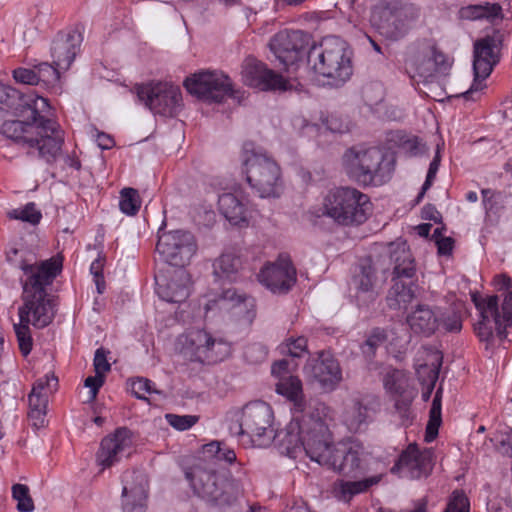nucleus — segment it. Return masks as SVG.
Instances as JSON below:
<instances>
[{
  "mask_svg": "<svg viewBox=\"0 0 512 512\" xmlns=\"http://www.w3.org/2000/svg\"><path fill=\"white\" fill-rule=\"evenodd\" d=\"M48 100L34 91L21 92L0 83V133L31 157L54 163L64 144V131L49 118Z\"/></svg>",
  "mask_w": 512,
  "mask_h": 512,
  "instance_id": "1",
  "label": "nucleus"
},
{
  "mask_svg": "<svg viewBox=\"0 0 512 512\" xmlns=\"http://www.w3.org/2000/svg\"><path fill=\"white\" fill-rule=\"evenodd\" d=\"M327 406H320L317 410H308V413L292 414L290 423L283 431L273 437L278 441L283 452L290 457H296L299 451L316 461L322 443L329 438V427L326 422Z\"/></svg>",
  "mask_w": 512,
  "mask_h": 512,
  "instance_id": "2",
  "label": "nucleus"
},
{
  "mask_svg": "<svg viewBox=\"0 0 512 512\" xmlns=\"http://www.w3.org/2000/svg\"><path fill=\"white\" fill-rule=\"evenodd\" d=\"M370 453L355 439L333 443L332 434L322 443L315 462L326 466L343 477L358 478L368 469Z\"/></svg>",
  "mask_w": 512,
  "mask_h": 512,
  "instance_id": "3",
  "label": "nucleus"
},
{
  "mask_svg": "<svg viewBox=\"0 0 512 512\" xmlns=\"http://www.w3.org/2000/svg\"><path fill=\"white\" fill-rule=\"evenodd\" d=\"M243 171L250 187L261 198L279 197L283 191L281 169L276 161L256 149L253 143L243 146Z\"/></svg>",
  "mask_w": 512,
  "mask_h": 512,
  "instance_id": "4",
  "label": "nucleus"
},
{
  "mask_svg": "<svg viewBox=\"0 0 512 512\" xmlns=\"http://www.w3.org/2000/svg\"><path fill=\"white\" fill-rule=\"evenodd\" d=\"M385 153L377 147L353 146L343 155L348 176L363 186L381 185L390 178L391 162H385Z\"/></svg>",
  "mask_w": 512,
  "mask_h": 512,
  "instance_id": "5",
  "label": "nucleus"
},
{
  "mask_svg": "<svg viewBox=\"0 0 512 512\" xmlns=\"http://www.w3.org/2000/svg\"><path fill=\"white\" fill-rule=\"evenodd\" d=\"M308 62L316 73L330 78V84H344L352 75L351 52L347 43L337 36L325 37L320 47L308 52Z\"/></svg>",
  "mask_w": 512,
  "mask_h": 512,
  "instance_id": "6",
  "label": "nucleus"
},
{
  "mask_svg": "<svg viewBox=\"0 0 512 512\" xmlns=\"http://www.w3.org/2000/svg\"><path fill=\"white\" fill-rule=\"evenodd\" d=\"M372 203L368 195L352 187L330 190L323 201V214L342 226H359L371 214Z\"/></svg>",
  "mask_w": 512,
  "mask_h": 512,
  "instance_id": "7",
  "label": "nucleus"
},
{
  "mask_svg": "<svg viewBox=\"0 0 512 512\" xmlns=\"http://www.w3.org/2000/svg\"><path fill=\"white\" fill-rule=\"evenodd\" d=\"M21 299L23 304L18 308L20 321L14 324V331L20 352L23 356H27L33 347L29 325L36 328L48 326L55 315V303L52 295H35V293L32 295L27 290Z\"/></svg>",
  "mask_w": 512,
  "mask_h": 512,
  "instance_id": "8",
  "label": "nucleus"
},
{
  "mask_svg": "<svg viewBox=\"0 0 512 512\" xmlns=\"http://www.w3.org/2000/svg\"><path fill=\"white\" fill-rule=\"evenodd\" d=\"M393 263V285L387 295V304L391 309L406 308L416 298L418 285L413 280L416 269L414 259L405 244L393 247L390 251Z\"/></svg>",
  "mask_w": 512,
  "mask_h": 512,
  "instance_id": "9",
  "label": "nucleus"
},
{
  "mask_svg": "<svg viewBox=\"0 0 512 512\" xmlns=\"http://www.w3.org/2000/svg\"><path fill=\"white\" fill-rule=\"evenodd\" d=\"M194 492L216 507L234 505L242 493L240 483L213 471L199 470L191 478Z\"/></svg>",
  "mask_w": 512,
  "mask_h": 512,
  "instance_id": "10",
  "label": "nucleus"
},
{
  "mask_svg": "<svg viewBox=\"0 0 512 512\" xmlns=\"http://www.w3.org/2000/svg\"><path fill=\"white\" fill-rule=\"evenodd\" d=\"M20 251L17 248H10L6 252V260L13 267L23 271L26 278L21 280L22 296L25 291H29L33 295L48 294L47 287L50 286L54 279L61 271V263L52 259L41 262L40 264H30L22 256L19 258Z\"/></svg>",
  "mask_w": 512,
  "mask_h": 512,
  "instance_id": "11",
  "label": "nucleus"
},
{
  "mask_svg": "<svg viewBox=\"0 0 512 512\" xmlns=\"http://www.w3.org/2000/svg\"><path fill=\"white\" fill-rule=\"evenodd\" d=\"M504 41V33L494 30L474 43L473 72L474 81L470 89L463 96L470 99L474 92L482 90V82L491 74L494 66L500 60V50Z\"/></svg>",
  "mask_w": 512,
  "mask_h": 512,
  "instance_id": "12",
  "label": "nucleus"
},
{
  "mask_svg": "<svg viewBox=\"0 0 512 512\" xmlns=\"http://www.w3.org/2000/svg\"><path fill=\"white\" fill-rule=\"evenodd\" d=\"M136 93L154 114L174 117L180 111L182 94L178 86L167 82H150L138 85Z\"/></svg>",
  "mask_w": 512,
  "mask_h": 512,
  "instance_id": "13",
  "label": "nucleus"
},
{
  "mask_svg": "<svg viewBox=\"0 0 512 512\" xmlns=\"http://www.w3.org/2000/svg\"><path fill=\"white\" fill-rule=\"evenodd\" d=\"M472 301L479 312V320L474 325L476 335L481 341L490 343L494 338V331L500 341L507 338V329L512 325H506L501 318L499 298L497 295L481 296L472 295Z\"/></svg>",
  "mask_w": 512,
  "mask_h": 512,
  "instance_id": "14",
  "label": "nucleus"
},
{
  "mask_svg": "<svg viewBox=\"0 0 512 512\" xmlns=\"http://www.w3.org/2000/svg\"><path fill=\"white\" fill-rule=\"evenodd\" d=\"M273 411L269 404L264 401H253L246 404L241 412L239 422L230 426V431L234 435H248L251 438L268 439L273 437Z\"/></svg>",
  "mask_w": 512,
  "mask_h": 512,
  "instance_id": "15",
  "label": "nucleus"
},
{
  "mask_svg": "<svg viewBox=\"0 0 512 512\" xmlns=\"http://www.w3.org/2000/svg\"><path fill=\"white\" fill-rule=\"evenodd\" d=\"M156 250L165 262L183 269L196 253L197 244L192 233L173 230L159 233Z\"/></svg>",
  "mask_w": 512,
  "mask_h": 512,
  "instance_id": "16",
  "label": "nucleus"
},
{
  "mask_svg": "<svg viewBox=\"0 0 512 512\" xmlns=\"http://www.w3.org/2000/svg\"><path fill=\"white\" fill-rule=\"evenodd\" d=\"M187 91L207 102L221 103L227 97H234L230 78L220 72H200L184 81Z\"/></svg>",
  "mask_w": 512,
  "mask_h": 512,
  "instance_id": "17",
  "label": "nucleus"
},
{
  "mask_svg": "<svg viewBox=\"0 0 512 512\" xmlns=\"http://www.w3.org/2000/svg\"><path fill=\"white\" fill-rule=\"evenodd\" d=\"M383 384L386 391L394 399V407L401 418L402 424H410L413 420L411 404L417 392L410 385L407 375L401 370L389 369L383 378Z\"/></svg>",
  "mask_w": 512,
  "mask_h": 512,
  "instance_id": "18",
  "label": "nucleus"
},
{
  "mask_svg": "<svg viewBox=\"0 0 512 512\" xmlns=\"http://www.w3.org/2000/svg\"><path fill=\"white\" fill-rule=\"evenodd\" d=\"M309 45V36L301 30H283L275 34L269 47L285 67L294 65L303 58Z\"/></svg>",
  "mask_w": 512,
  "mask_h": 512,
  "instance_id": "19",
  "label": "nucleus"
},
{
  "mask_svg": "<svg viewBox=\"0 0 512 512\" xmlns=\"http://www.w3.org/2000/svg\"><path fill=\"white\" fill-rule=\"evenodd\" d=\"M304 374L309 381L318 383L325 391H333L342 380L338 361L325 351H320L316 357L308 359Z\"/></svg>",
  "mask_w": 512,
  "mask_h": 512,
  "instance_id": "20",
  "label": "nucleus"
},
{
  "mask_svg": "<svg viewBox=\"0 0 512 512\" xmlns=\"http://www.w3.org/2000/svg\"><path fill=\"white\" fill-rule=\"evenodd\" d=\"M434 465V452L431 448L419 450L416 444H410L400 454L398 460L391 468V473L402 477L419 479L427 477Z\"/></svg>",
  "mask_w": 512,
  "mask_h": 512,
  "instance_id": "21",
  "label": "nucleus"
},
{
  "mask_svg": "<svg viewBox=\"0 0 512 512\" xmlns=\"http://www.w3.org/2000/svg\"><path fill=\"white\" fill-rule=\"evenodd\" d=\"M434 43L421 40L413 44L407 52L405 60L406 71L412 80L427 83L435 77V62H433Z\"/></svg>",
  "mask_w": 512,
  "mask_h": 512,
  "instance_id": "22",
  "label": "nucleus"
},
{
  "mask_svg": "<svg viewBox=\"0 0 512 512\" xmlns=\"http://www.w3.org/2000/svg\"><path fill=\"white\" fill-rule=\"evenodd\" d=\"M258 279L272 293L286 294L296 283V269L287 256H280L260 270Z\"/></svg>",
  "mask_w": 512,
  "mask_h": 512,
  "instance_id": "23",
  "label": "nucleus"
},
{
  "mask_svg": "<svg viewBox=\"0 0 512 512\" xmlns=\"http://www.w3.org/2000/svg\"><path fill=\"white\" fill-rule=\"evenodd\" d=\"M242 78L246 85L263 91L286 90L287 81L255 58H246L242 65Z\"/></svg>",
  "mask_w": 512,
  "mask_h": 512,
  "instance_id": "24",
  "label": "nucleus"
},
{
  "mask_svg": "<svg viewBox=\"0 0 512 512\" xmlns=\"http://www.w3.org/2000/svg\"><path fill=\"white\" fill-rule=\"evenodd\" d=\"M156 292L158 296L170 303H182L190 295V275L184 269H175L169 276L156 275Z\"/></svg>",
  "mask_w": 512,
  "mask_h": 512,
  "instance_id": "25",
  "label": "nucleus"
},
{
  "mask_svg": "<svg viewBox=\"0 0 512 512\" xmlns=\"http://www.w3.org/2000/svg\"><path fill=\"white\" fill-rule=\"evenodd\" d=\"M187 339L194 352L209 362L222 361L230 354V345L226 341L213 337L205 330H192Z\"/></svg>",
  "mask_w": 512,
  "mask_h": 512,
  "instance_id": "26",
  "label": "nucleus"
},
{
  "mask_svg": "<svg viewBox=\"0 0 512 512\" xmlns=\"http://www.w3.org/2000/svg\"><path fill=\"white\" fill-rule=\"evenodd\" d=\"M131 431L125 427L116 429L111 436L101 441L97 461L103 469L109 468L120 460L121 455L131 447Z\"/></svg>",
  "mask_w": 512,
  "mask_h": 512,
  "instance_id": "27",
  "label": "nucleus"
},
{
  "mask_svg": "<svg viewBox=\"0 0 512 512\" xmlns=\"http://www.w3.org/2000/svg\"><path fill=\"white\" fill-rule=\"evenodd\" d=\"M370 22L385 38L398 40L403 37L408 26L403 18V12L393 11L388 7L378 8L372 12Z\"/></svg>",
  "mask_w": 512,
  "mask_h": 512,
  "instance_id": "28",
  "label": "nucleus"
},
{
  "mask_svg": "<svg viewBox=\"0 0 512 512\" xmlns=\"http://www.w3.org/2000/svg\"><path fill=\"white\" fill-rule=\"evenodd\" d=\"M80 43L81 35L76 31L59 32L51 46L53 63L62 70H68L76 57Z\"/></svg>",
  "mask_w": 512,
  "mask_h": 512,
  "instance_id": "29",
  "label": "nucleus"
},
{
  "mask_svg": "<svg viewBox=\"0 0 512 512\" xmlns=\"http://www.w3.org/2000/svg\"><path fill=\"white\" fill-rule=\"evenodd\" d=\"M406 322L414 334L429 337L440 327V311L428 304H417L407 314Z\"/></svg>",
  "mask_w": 512,
  "mask_h": 512,
  "instance_id": "30",
  "label": "nucleus"
},
{
  "mask_svg": "<svg viewBox=\"0 0 512 512\" xmlns=\"http://www.w3.org/2000/svg\"><path fill=\"white\" fill-rule=\"evenodd\" d=\"M276 392L292 403V414H304L308 413V410H317L319 412L320 406H325L322 403L312 405L306 402L302 382L296 376H281L276 384Z\"/></svg>",
  "mask_w": 512,
  "mask_h": 512,
  "instance_id": "31",
  "label": "nucleus"
},
{
  "mask_svg": "<svg viewBox=\"0 0 512 512\" xmlns=\"http://www.w3.org/2000/svg\"><path fill=\"white\" fill-rule=\"evenodd\" d=\"M375 281V270L371 265V261L367 259L359 265L358 272L352 278V284L356 289L355 297L359 305H365L375 299Z\"/></svg>",
  "mask_w": 512,
  "mask_h": 512,
  "instance_id": "32",
  "label": "nucleus"
},
{
  "mask_svg": "<svg viewBox=\"0 0 512 512\" xmlns=\"http://www.w3.org/2000/svg\"><path fill=\"white\" fill-rule=\"evenodd\" d=\"M248 200L237 193H223L218 198L220 213L232 224L246 222Z\"/></svg>",
  "mask_w": 512,
  "mask_h": 512,
  "instance_id": "33",
  "label": "nucleus"
},
{
  "mask_svg": "<svg viewBox=\"0 0 512 512\" xmlns=\"http://www.w3.org/2000/svg\"><path fill=\"white\" fill-rule=\"evenodd\" d=\"M379 406L374 400H354L345 414V423L352 432H358L367 425L376 408Z\"/></svg>",
  "mask_w": 512,
  "mask_h": 512,
  "instance_id": "34",
  "label": "nucleus"
},
{
  "mask_svg": "<svg viewBox=\"0 0 512 512\" xmlns=\"http://www.w3.org/2000/svg\"><path fill=\"white\" fill-rule=\"evenodd\" d=\"M242 261L233 251L222 253L213 263V275L216 281L236 282L240 277Z\"/></svg>",
  "mask_w": 512,
  "mask_h": 512,
  "instance_id": "35",
  "label": "nucleus"
},
{
  "mask_svg": "<svg viewBox=\"0 0 512 512\" xmlns=\"http://www.w3.org/2000/svg\"><path fill=\"white\" fill-rule=\"evenodd\" d=\"M502 8L498 3L484 2L482 4L468 5L459 11L460 17L466 20H479L501 18Z\"/></svg>",
  "mask_w": 512,
  "mask_h": 512,
  "instance_id": "36",
  "label": "nucleus"
},
{
  "mask_svg": "<svg viewBox=\"0 0 512 512\" xmlns=\"http://www.w3.org/2000/svg\"><path fill=\"white\" fill-rule=\"evenodd\" d=\"M380 476H374L358 481H344L340 480L337 483L336 491L340 500L349 502L353 496L365 492L369 487L377 484Z\"/></svg>",
  "mask_w": 512,
  "mask_h": 512,
  "instance_id": "37",
  "label": "nucleus"
},
{
  "mask_svg": "<svg viewBox=\"0 0 512 512\" xmlns=\"http://www.w3.org/2000/svg\"><path fill=\"white\" fill-rule=\"evenodd\" d=\"M28 403L30 409L29 417L32 420H35L34 425L36 426L38 423L43 424L48 404L47 393H37L31 391V393L28 395Z\"/></svg>",
  "mask_w": 512,
  "mask_h": 512,
  "instance_id": "38",
  "label": "nucleus"
},
{
  "mask_svg": "<svg viewBox=\"0 0 512 512\" xmlns=\"http://www.w3.org/2000/svg\"><path fill=\"white\" fill-rule=\"evenodd\" d=\"M123 510L125 512H143L146 494L143 488L128 489L123 487Z\"/></svg>",
  "mask_w": 512,
  "mask_h": 512,
  "instance_id": "39",
  "label": "nucleus"
},
{
  "mask_svg": "<svg viewBox=\"0 0 512 512\" xmlns=\"http://www.w3.org/2000/svg\"><path fill=\"white\" fill-rule=\"evenodd\" d=\"M141 207V198L138 190L126 187L120 191L119 208L122 213L128 216H134Z\"/></svg>",
  "mask_w": 512,
  "mask_h": 512,
  "instance_id": "40",
  "label": "nucleus"
},
{
  "mask_svg": "<svg viewBox=\"0 0 512 512\" xmlns=\"http://www.w3.org/2000/svg\"><path fill=\"white\" fill-rule=\"evenodd\" d=\"M246 300L245 294H240L235 288H228L222 291L216 298L211 299L205 305L206 312L218 307L225 308L227 304L238 305Z\"/></svg>",
  "mask_w": 512,
  "mask_h": 512,
  "instance_id": "41",
  "label": "nucleus"
},
{
  "mask_svg": "<svg viewBox=\"0 0 512 512\" xmlns=\"http://www.w3.org/2000/svg\"><path fill=\"white\" fill-rule=\"evenodd\" d=\"M441 424V398L440 390H438L432 401V406L429 413V421L426 427L425 440L427 442L433 441Z\"/></svg>",
  "mask_w": 512,
  "mask_h": 512,
  "instance_id": "42",
  "label": "nucleus"
},
{
  "mask_svg": "<svg viewBox=\"0 0 512 512\" xmlns=\"http://www.w3.org/2000/svg\"><path fill=\"white\" fill-rule=\"evenodd\" d=\"M387 335L383 329L375 328L361 345L363 355L367 359L375 356L376 350L386 341Z\"/></svg>",
  "mask_w": 512,
  "mask_h": 512,
  "instance_id": "43",
  "label": "nucleus"
},
{
  "mask_svg": "<svg viewBox=\"0 0 512 512\" xmlns=\"http://www.w3.org/2000/svg\"><path fill=\"white\" fill-rule=\"evenodd\" d=\"M12 497L17 501V510L19 512H32L34 510L35 506L30 496L28 486L24 484H14L12 486Z\"/></svg>",
  "mask_w": 512,
  "mask_h": 512,
  "instance_id": "44",
  "label": "nucleus"
},
{
  "mask_svg": "<svg viewBox=\"0 0 512 512\" xmlns=\"http://www.w3.org/2000/svg\"><path fill=\"white\" fill-rule=\"evenodd\" d=\"M8 215L12 219L22 220L33 225L38 224L42 217L34 203H28L23 208L14 209Z\"/></svg>",
  "mask_w": 512,
  "mask_h": 512,
  "instance_id": "45",
  "label": "nucleus"
},
{
  "mask_svg": "<svg viewBox=\"0 0 512 512\" xmlns=\"http://www.w3.org/2000/svg\"><path fill=\"white\" fill-rule=\"evenodd\" d=\"M34 66L39 82L54 83L59 80L60 70L62 69L54 63L42 62Z\"/></svg>",
  "mask_w": 512,
  "mask_h": 512,
  "instance_id": "46",
  "label": "nucleus"
},
{
  "mask_svg": "<svg viewBox=\"0 0 512 512\" xmlns=\"http://www.w3.org/2000/svg\"><path fill=\"white\" fill-rule=\"evenodd\" d=\"M204 453L215 457L217 460H224L227 463H233L236 460V454L233 450L221 447V443L213 441L204 446Z\"/></svg>",
  "mask_w": 512,
  "mask_h": 512,
  "instance_id": "47",
  "label": "nucleus"
},
{
  "mask_svg": "<svg viewBox=\"0 0 512 512\" xmlns=\"http://www.w3.org/2000/svg\"><path fill=\"white\" fill-rule=\"evenodd\" d=\"M440 161H441L440 152H439V149H437L436 154L429 165V169H428V172L426 175L425 182L423 183L421 191L419 192V194L416 197V203H419L423 199L425 193L432 186V184L436 178V174L438 172L439 166H440Z\"/></svg>",
  "mask_w": 512,
  "mask_h": 512,
  "instance_id": "48",
  "label": "nucleus"
},
{
  "mask_svg": "<svg viewBox=\"0 0 512 512\" xmlns=\"http://www.w3.org/2000/svg\"><path fill=\"white\" fill-rule=\"evenodd\" d=\"M440 326L443 327L446 332H460L462 329L461 315L454 310L440 313Z\"/></svg>",
  "mask_w": 512,
  "mask_h": 512,
  "instance_id": "49",
  "label": "nucleus"
},
{
  "mask_svg": "<svg viewBox=\"0 0 512 512\" xmlns=\"http://www.w3.org/2000/svg\"><path fill=\"white\" fill-rule=\"evenodd\" d=\"M131 392L136 398L146 401L148 400L145 397L146 393H159L158 390L153 388V382L143 377L131 380Z\"/></svg>",
  "mask_w": 512,
  "mask_h": 512,
  "instance_id": "50",
  "label": "nucleus"
},
{
  "mask_svg": "<svg viewBox=\"0 0 512 512\" xmlns=\"http://www.w3.org/2000/svg\"><path fill=\"white\" fill-rule=\"evenodd\" d=\"M167 422L175 429L184 431L190 429L195 425L199 419L198 416L194 415H177V414H166Z\"/></svg>",
  "mask_w": 512,
  "mask_h": 512,
  "instance_id": "51",
  "label": "nucleus"
},
{
  "mask_svg": "<svg viewBox=\"0 0 512 512\" xmlns=\"http://www.w3.org/2000/svg\"><path fill=\"white\" fill-rule=\"evenodd\" d=\"M444 512H469V501L462 491L455 490Z\"/></svg>",
  "mask_w": 512,
  "mask_h": 512,
  "instance_id": "52",
  "label": "nucleus"
},
{
  "mask_svg": "<svg viewBox=\"0 0 512 512\" xmlns=\"http://www.w3.org/2000/svg\"><path fill=\"white\" fill-rule=\"evenodd\" d=\"M104 261L105 258L99 255L90 266V272L94 277V282L99 294H102L105 290V280L103 276Z\"/></svg>",
  "mask_w": 512,
  "mask_h": 512,
  "instance_id": "53",
  "label": "nucleus"
},
{
  "mask_svg": "<svg viewBox=\"0 0 512 512\" xmlns=\"http://www.w3.org/2000/svg\"><path fill=\"white\" fill-rule=\"evenodd\" d=\"M13 78L17 83L26 85H37L39 83L35 66L33 69L19 67L13 70Z\"/></svg>",
  "mask_w": 512,
  "mask_h": 512,
  "instance_id": "54",
  "label": "nucleus"
},
{
  "mask_svg": "<svg viewBox=\"0 0 512 512\" xmlns=\"http://www.w3.org/2000/svg\"><path fill=\"white\" fill-rule=\"evenodd\" d=\"M58 386V378L54 374H47L39 378L33 385L32 391L37 393H53Z\"/></svg>",
  "mask_w": 512,
  "mask_h": 512,
  "instance_id": "55",
  "label": "nucleus"
},
{
  "mask_svg": "<svg viewBox=\"0 0 512 512\" xmlns=\"http://www.w3.org/2000/svg\"><path fill=\"white\" fill-rule=\"evenodd\" d=\"M363 97L369 105H375L384 98L383 87L380 83H370L363 88Z\"/></svg>",
  "mask_w": 512,
  "mask_h": 512,
  "instance_id": "56",
  "label": "nucleus"
},
{
  "mask_svg": "<svg viewBox=\"0 0 512 512\" xmlns=\"http://www.w3.org/2000/svg\"><path fill=\"white\" fill-rule=\"evenodd\" d=\"M111 366L106 357L104 348H98L94 355V369L97 375L104 377V374L110 370Z\"/></svg>",
  "mask_w": 512,
  "mask_h": 512,
  "instance_id": "57",
  "label": "nucleus"
},
{
  "mask_svg": "<svg viewBox=\"0 0 512 512\" xmlns=\"http://www.w3.org/2000/svg\"><path fill=\"white\" fill-rule=\"evenodd\" d=\"M433 62H435V70L437 74L446 75L451 68V62L445 54L440 52L434 45Z\"/></svg>",
  "mask_w": 512,
  "mask_h": 512,
  "instance_id": "58",
  "label": "nucleus"
},
{
  "mask_svg": "<svg viewBox=\"0 0 512 512\" xmlns=\"http://www.w3.org/2000/svg\"><path fill=\"white\" fill-rule=\"evenodd\" d=\"M287 352L292 357H300L307 348V340L305 337H298L296 339H289L286 345Z\"/></svg>",
  "mask_w": 512,
  "mask_h": 512,
  "instance_id": "59",
  "label": "nucleus"
},
{
  "mask_svg": "<svg viewBox=\"0 0 512 512\" xmlns=\"http://www.w3.org/2000/svg\"><path fill=\"white\" fill-rule=\"evenodd\" d=\"M104 383V377L101 375L89 376L85 379L84 385L90 388V399L94 400L98 394L100 387Z\"/></svg>",
  "mask_w": 512,
  "mask_h": 512,
  "instance_id": "60",
  "label": "nucleus"
},
{
  "mask_svg": "<svg viewBox=\"0 0 512 512\" xmlns=\"http://www.w3.org/2000/svg\"><path fill=\"white\" fill-rule=\"evenodd\" d=\"M500 314L501 318L505 319L506 325H512V291L506 294L500 309Z\"/></svg>",
  "mask_w": 512,
  "mask_h": 512,
  "instance_id": "61",
  "label": "nucleus"
},
{
  "mask_svg": "<svg viewBox=\"0 0 512 512\" xmlns=\"http://www.w3.org/2000/svg\"><path fill=\"white\" fill-rule=\"evenodd\" d=\"M403 149L409 152L410 155L415 156L422 153V148L424 145L419 141L417 137L407 138L403 144Z\"/></svg>",
  "mask_w": 512,
  "mask_h": 512,
  "instance_id": "62",
  "label": "nucleus"
},
{
  "mask_svg": "<svg viewBox=\"0 0 512 512\" xmlns=\"http://www.w3.org/2000/svg\"><path fill=\"white\" fill-rule=\"evenodd\" d=\"M436 245L440 255H450L454 247V240L451 237H441L436 240Z\"/></svg>",
  "mask_w": 512,
  "mask_h": 512,
  "instance_id": "63",
  "label": "nucleus"
},
{
  "mask_svg": "<svg viewBox=\"0 0 512 512\" xmlns=\"http://www.w3.org/2000/svg\"><path fill=\"white\" fill-rule=\"evenodd\" d=\"M422 218L426 220H433L438 222L441 219V214L432 204H427L422 209Z\"/></svg>",
  "mask_w": 512,
  "mask_h": 512,
  "instance_id": "64",
  "label": "nucleus"
}]
</instances>
